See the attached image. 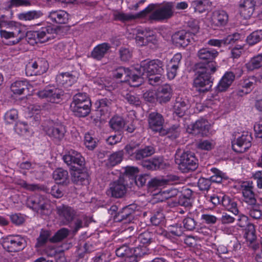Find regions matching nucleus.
<instances>
[{
  "label": "nucleus",
  "mask_w": 262,
  "mask_h": 262,
  "mask_svg": "<svg viewBox=\"0 0 262 262\" xmlns=\"http://www.w3.org/2000/svg\"><path fill=\"white\" fill-rule=\"evenodd\" d=\"M110 44L103 42L98 45L94 48L91 52V57L97 60H101L111 49Z\"/></svg>",
  "instance_id": "obj_29"
},
{
  "label": "nucleus",
  "mask_w": 262,
  "mask_h": 262,
  "mask_svg": "<svg viewBox=\"0 0 262 262\" xmlns=\"http://www.w3.org/2000/svg\"><path fill=\"white\" fill-rule=\"evenodd\" d=\"M183 229L185 228L188 231L194 230L197 225V222L194 219L188 216L184 219L183 221Z\"/></svg>",
  "instance_id": "obj_63"
},
{
  "label": "nucleus",
  "mask_w": 262,
  "mask_h": 262,
  "mask_svg": "<svg viewBox=\"0 0 262 262\" xmlns=\"http://www.w3.org/2000/svg\"><path fill=\"white\" fill-rule=\"evenodd\" d=\"M92 104H84L72 105H70V110L75 116L84 117L87 116L91 112Z\"/></svg>",
  "instance_id": "obj_35"
},
{
  "label": "nucleus",
  "mask_w": 262,
  "mask_h": 262,
  "mask_svg": "<svg viewBox=\"0 0 262 262\" xmlns=\"http://www.w3.org/2000/svg\"><path fill=\"white\" fill-rule=\"evenodd\" d=\"M109 125L112 129L119 132L124 127L125 121L121 116H114L110 119Z\"/></svg>",
  "instance_id": "obj_43"
},
{
  "label": "nucleus",
  "mask_w": 262,
  "mask_h": 262,
  "mask_svg": "<svg viewBox=\"0 0 262 262\" xmlns=\"http://www.w3.org/2000/svg\"><path fill=\"white\" fill-rule=\"evenodd\" d=\"M112 105V100L107 98L99 99L95 103L96 111L101 116H107L110 114Z\"/></svg>",
  "instance_id": "obj_27"
},
{
  "label": "nucleus",
  "mask_w": 262,
  "mask_h": 262,
  "mask_svg": "<svg viewBox=\"0 0 262 262\" xmlns=\"http://www.w3.org/2000/svg\"><path fill=\"white\" fill-rule=\"evenodd\" d=\"M235 75L232 72H226L214 88L216 94L226 91L235 79Z\"/></svg>",
  "instance_id": "obj_24"
},
{
  "label": "nucleus",
  "mask_w": 262,
  "mask_h": 262,
  "mask_svg": "<svg viewBox=\"0 0 262 262\" xmlns=\"http://www.w3.org/2000/svg\"><path fill=\"white\" fill-rule=\"evenodd\" d=\"M179 180V177L176 175H168L161 179H153L148 181V184L150 187L163 186L164 185H172Z\"/></svg>",
  "instance_id": "obj_33"
},
{
  "label": "nucleus",
  "mask_w": 262,
  "mask_h": 262,
  "mask_svg": "<svg viewBox=\"0 0 262 262\" xmlns=\"http://www.w3.org/2000/svg\"><path fill=\"white\" fill-rule=\"evenodd\" d=\"M135 211L130 205L125 206L119 211L114 216V220L117 222L129 223L134 219Z\"/></svg>",
  "instance_id": "obj_25"
},
{
  "label": "nucleus",
  "mask_w": 262,
  "mask_h": 262,
  "mask_svg": "<svg viewBox=\"0 0 262 262\" xmlns=\"http://www.w3.org/2000/svg\"><path fill=\"white\" fill-rule=\"evenodd\" d=\"M98 141V139L93 137L90 133L88 132L85 134L84 144L89 150H93L97 147Z\"/></svg>",
  "instance_id": "obj_47"
},
{
  "label": "nucleus",
  "mask_w": 262,
  "mask_h": 262,
  "mask_svg": "<svg viewBox=\"0 0 262 262\" xmlns=\"http://www.w3.org/2000/svg\"><path fill=\"white\" fill-rule=\"evenodd\" d=\"M155 9L154 4L149 5L146 8L136 14H126L118 12L114 14V19L116 20H120L125 22L135 19L137 18L142 17Z\"/></svg>",
  "instance_id": "obj_19"
},
{
  "label": "nucleus",
  "mask_w": 262,
  "mask_h": 262,
  "mask_svg": "<svg viewBox=\"0 0 262 262\" xmlns=\"http://www.w3.org/2000/svg\"><path fill=\"white\" fill-rule=\"evenodd\" d=\"M66 12L63 10L50 12L49 17L54 22L59 24H64Z\"/></svg>",
  "instance_id": "obj_49"
},
{
  "label": "nucleus",
  "mask_w": 262,
  "mask_h": 262,
  "mask_svg": "<svg viewBox=\"0 0 262 262\" xmlns=\"http://www.w3.org/2000/svg\"><path fill=\"white\" fill-rule=\"evenodd\" d=\"M53 177L57 184H63L66 181L64 171L61 168H57L53 173Z\"/></svg>",
  "instance_id": "obj_62"
},
{
  "label": "nucleus",
  "mask_w": 262,
  "mask_h": 262,
  "mask_svg": "<svg viewBox=\"0 0 262 262\" xmlns=\"http://www.w3.org/2000/svg\"><path fill=\"white\" fill-rule=\"evenodd\" d=\"M26 205L33 211L41 215H47L50 213L48 200L39 194L36 193L28 196Z\"/></svg>",
  "instance_id": "obj_5"
},
{
  "label": "nucleus",
  "mask_w": 262,
  "mask_h": 262,
  "mask_svg": "<svg viewBox=\"0 0 262 262\" xmlns=\"http://www.w3.org/2000/svg\"><path fill=\"white\" fill-rule=\"evenodd\" d=\"M116 254L118 257H125L129 254L132 253L133 250L127 245V242H126L121 246H118L116 249Z\"/></svg>",
  "instance_id": "obj_55"
},
{
  "label": "nucleus",
  "mask_w": 262,
  "mask_h": 262,
  "mask_svg": "<svg viewBox=\"0 0 262 262\" xmlns=\"http://www.w3.org/2000/svg\"><path fill=\"white\" fill-rule=\"evenodd\" d=\"M64 28L65 27L63 26H58L56 28H53L51 26L42 27L37 31L39 42H45L54 38L55 37V35L60 33L61 31L63 32Z\"/></svg>",
  "instance_id": "obj_14"
},
{
  "label": "nucleus",
  "mask_w": 262,
  "mask_h": 262,
  "mask_svg": "<svg viewBox=\"0 0 262 262\" xmlns=\"http://www.w3.org/2000/svg\"><path fill=\"white\" fill-rule=\"evenodd\" d=\"M67 165L69 172L85 167V161L81 153L73 149L67 152Z\"/></svg>",
  "instance_id": "obj_10"
},
{
  "label": "nucleus",
  "mask_w": 262,
  "mask_h": 262,
  "mask_svg": "<svg viewBox=\"0 0 262 262\" xmlns=\"http://www.w3.org/2000/svg\"><path fill=\"white\" fill-rule=\"evenodd\" d=\"M123 97L125 102L128 103L130 105L139 106L141 103L139 97L135 94L128 93Z\"/></svg>",
  "instance_id": "obj_60"
},
{
  "label": "nucleus",
  "mask_w": 262,
  "mask_h": 262,
  "mask_svg": "<svg viewBox=\"0 0 262 262\" xmlns=\"http://www.w3.org/2000/svg\"><path fill=\"white\" fill-rule=\"evenodd\" d=\"M180 133V126L179 124H175L170 126L167 130L163 131L162 133L165 135H168L173 139L178 138Z\"/></svg>",
  "instance_id": "obj_61"
},
{
  "label": "nucleus",
  "mask_w": 262,
  "mask_h": 262,
  "mask_svg": "<svg viewBox=\"0 0 262 262\" xmlns=\"http://www.w3.org/2000/svg\"><path fill=\"white\" fill-rule=\"evenodd\" d=\"M255 2L254 0H245L239 6L241 15L245 19L249 18L254 11Z\"/></svg>",
  "instance_id": "obj_31"
},
{
  "label": "nucleus",
  "mask_w": 262,
  "mask_h": 262,
  "mask_svg": "<svg viewBox=\"0 0 262 262\" xmlns=\"http://www.w3.org/2000/svg\"><path fill=\"white\" fill-rule=\"evenodd\" d=\"M122 151H118L111 154L107 160L106 165L107 167H113L120 164L123 159Z\"/></svg>",
  "instance_id": "obj_41"
},
{
  "label": "nucleus",
  "mask_w": 262,
  "mask_h": 262,
  "mask_svg": "<svg viewBox=\"0 0 262 262\" xmlns=\"http://www.w3.org/2000/svg\"><path fill=\"white\" fill-rule=\"evenodd\" d=\"M140 68V65H137L135 68L129 70L130 74L127 77V81L132 86L138 87L143 82L145 73Z\"/></svg>",
  "instance_id": "obj_23"
},
{
  "label": "nucleus",
  "mask_w": 262,
  "mask_h": 262,
  "mask_svg": "<svg viewBox=\"0 0 262 262\" xmlns=\"http://www.w3.org/2000/svg\"><path fill=\"white\" fill-rule=\"evenodd\" d=\"M163 163V160L162 157H155L150 159H146L139 164H140L144 169L149 170H155L162 167Z\"/></svg>",
  "instance_id": "obj_30"
},
{
  "label": "nucleus",
  "mask_w": 262,
  "mask_h": 262,
  "mask_svg": "<svg viewBox=\"0 0 262 262\" xmlns=\"http://www.w3.org/2000/svg\"><path fill=\"white\" fill-rule=\"evenodd\" d=\"M211 171L212 172V176L210 178L211 181L213 183H221L223 180H227L228 179V177L227 174L218 169L216 168H212Z\"/></svg>",
  "instance_id": "obj_48"
},
{
  "label": "nucleus",
  "mask_w": 262,
  "mask_h": 262,
  "mask_svg": "<svg viewBox=\"0 0 262 262\" xmlns=\"http://www.w3.org/2000/svg\"><path fill=\"white\" fill-rule=\"evenodd\" d=\"M128 68L124 67H118L113 71V76L116 79H123L122 81H127L129 73Z\"/></svg>",
  "instance_id": "obj_46"
},
{
  "label": "nucleus",
  "mask_w": 262,
  "mask_h": 262,
  "mask_svg": "<svg viewBox=\"0 0 262 262\" xmlns=\"http://www.w3.org/2000/svg\"><path fill=\"white\" fill-rule=\"evenodd\" d=\"M182 55L180 53H177L174 55L166 66V72L168 79H173L177 74V71L181 65Z\"/></svg>",
  "instance_id": "obj_22"
},
{
  "label": "nucleus",
  "mask_w": 262,
  "mask_h": 262,
  "mask_svg": "<svg viewBox=\"0 0 262 262\" xmlns=\"http://www.w3.org/2000/svg\"><path fill=\"white\" fill-rule=\"evenodd\" d=\"M28 83L26 80L16 81L11 86V90L14 94L21 95L28 88Z\"/></svg>",
  "instance_id": "obj_44"
},
{
  "label": "nucleus",
  "mask_w": 262,
  "mask_h": 262,
  "mask_svg": "<svg viewBox=\"0 0 262 262\" xmlns=\"http://www.w3.org/2000/svg\"><path fill=\"white\" fill-rule=\"evenodd\" d=\"M209 2L207 0H195L192 3V7L195 12L202 13L207 9Z\"/></svg>",
  "instance_id": "obj_53"
},
{
  "label": "nucleus",
  "mask_w": 262,
  "mask_h": 262,
  "mask_svg": "<svg viewBox=\"0 0 262 262\" xmlns=\"http://www.w3.org/2000/svg\"><path fill=\"white\" fill-rule=\"evenodd\" d=\"M148 123L149 128L155 133H159L161 135H163V125L164 118L162 114L157 112H151L148 117Z\"/></svg>",
  "instance_id": "obj_15"
},
{
  "label": "nucleus",
  "mask_w": 262,
  "mask_h": 262,
  "mask_svg": "<svg viewBox=\"0 0 262 262\" xmlns=\"http://www.w3.org/2000/svg\"><path fill=\"white\" fill-rule=\"evenodd\" d=\"M243 196V201L247 205L246 210L250 217L253 219H260L262 216L260 205L257 202L253 186L249 182L241 186Z\"/></svg>",
  "instance_id": "obj_2"
},
{
  "label": "nucleus",
  "mask_w": 262,
  "mask_h": 262,
  "mask_svg": "<svg viewBox=\"0 0 262 262\" xmlns=\"http://www.w3.org/2000/svg\"><path fill=\"white\" fill-rule=\"evenodd\" d=\"M155 152V148L152 146H145L144 147L138 148L135 154L134 161L139 163L151 156Z\"/></svg>",
  "instance_id": "obj_32"
},
{
  "label": "nucleus",
  "mask_w": 262,
  "mask_h": 262,
  "mask_svg": "<svg viewBox=\"0 0 262 262\" xmlns=\"http://www.w3.org/2000/svg\"><path fill=\"white\" fill-rule=\"evenodd\" d=\"M244 237L248 243H252L256 240L254 226L253 224H249L246 229Z\"/></svg>",
  "instance_id": "obj_54"
},
{
  "label": "nucleus",
  "mask_w": 262,
  "mask_h": 262,
  "mask_svg": "<svg viewBox=\"0 0 262 262\" xmlns=\"http://www.w3.org/2000/svg\"><path fill=\"white\" fill-rule=\"evenodd\" d=\"M174 14L172 3H167L156 10L149 16V19L162 21L171 18Z\"/></svg>",
  "instance_id": "obj_12"
},
{
  "label": "nucleus",
  "mask_w": 262,
  "mask_h": 262,
  "mask_svg": "<svg viewBox=\"0 0 262 262\" xmlns=\"http://www.w3.org/2000/svg\"><path fill=\"white\" fill-rule=\"evenodd\" d=\"M172 95V89L168 84L160 86L157 92V100L161 104L170 101Z\"/></svg>",
  "instance_id": "obj_26"
},
{
  "label": "nucleus",
  "mask_w": 262,
  "mask_h": 262,
  "mask_svg": "<svg viewBox=\"0 0 262 262\" xmlns=\"http://www.w3.org/2000/svg\"><path fill=\"white\" fill-rule=\"evenodd\" d=\"M48 69V63L45 59L31 60L26 66V74L27 76L40 75L46 72Z\"/></svg>",
  "instance_id": "obj_9"
},
{
  "label": "nucleus",
  "mask_w": 262,
  "mask_h": 262,
  "mask_svg": "<svg viewBox=\"0 0 262 262\" xmlns=\"http://www.w3.org/2000/svg\"><path fill=\"white\" fill-rule=\"evenodd\" d=\"M1 243L3 248L10 253L19 252L27 246L26 237L18 234L3 237Z\"/></svg>",
  "instance_id": "obj_4"
},
{
  "label": "nucleus",
  "mask_w": 262,
  "mask_h": 262,
  "mask_svg": "<svg viewBox=\"0 0 262 262\" xmlns=\"http://www.w3.org/2000/svg\"><path fill=\"white\" fill-rule=\"evenodd\" d=\"M184 232L183 227L180 224H175L170 225L168 230L164 233V236L171 240L175 239L176 237L182 236Z\"/></svg>",
  "instance_id": "obj_37"
},
{
  "label": "nucleus",
  "mask_w": 262,
  "mask_h": 262,
  "mask_svg": "<svg viewBox=\"0 0 262 262\" xmlns=\"http://www.w3.org/2000/svg\"><path fill=\"white\" fill-rule=\"evenodd\" d=\"M67 221L70 222L69 226L71 229L70 230L67 229V237L70 232H72L74 234H76L79 229L82 227V221L81 219L77 218L75 210L71 207L67 206Z\"/></svg>",
  "instance_id": "obj_17"
},
{
  "label": "nucleus",
  "mask_w": 262,
  "mask_h": 262,
  "mask_svg": "<svg viewBox=\"0 0 262 262\" xmlns=\"http://www.w3.org/2000/svg\"><path fill=\"white\" fill-rule=\"evenodd\" d=\"M25 37L28 43L31 45L39 42L37 31L25 32Z\"/></svg>",
  "instance_id": "obj_64"
},
{
  "label": "nucleus",
  "mask_w": 262,
  "mask_h": 262,
  "mask_svg": "<svg viewBox=\"0 0 262 262\" xmlns=\"http://www.w3.org/2000/svg\"><path fill=\"white\" fill-rule=\"evenodd\" d=\"M155 234L150 231H146L140 234L138 239L140 243L147 247L155 242Z\"/></svg>",
  "instance_id": "obj_45"
},
{
  "label": "nucleus",
  "mask_w": 262,
  "mask_h": 262,
  "mask_svg": "<svg viewBox=\"0 0 262 262\" xmlns=\"http://www.w3.org/2000/svg\"><path fill=\"white\" fill-rule=\"evenodd\" d=\"M188 109L187 102L181 98H177L173 106L175 116L182 117Z\"/></svg>",
  "instance_id": "obj_38"
},
{
  "label": "nucleus",
  "mask_w": 262,
  "mask_h": 262,
  "mask_svg": "<svg viewBox=\"0 0 262 262\" xmlns=\"http://www.w3.org/2000/svg\"><path fill=\"white\" fill-rule=\"evenodd\" d=\"M62 127H51L46 130L47 134L57 140L62 139L64 135V132L62 130Z\"/></svg>",
  "instance_id": "obj_52"
},
{
  "label": "nucleus",
  "mask_w": 262,
  "mask_h": 262,
  "mask_svg": "<svg viewBox=\"0 0 262 262\" xmlns=\"http://www.w3.org/2000/svg\"><path fill=\"white\" fill-rule=\"evenodd\" d=\"M0 35L1 37L7 39L13 38L14 39L10 42H11V45H15L25 37V31L18 24L14 23V25H12L10 30H0Z\"/></svg>",
  "instance_id": "obj_8"
},
{
  "label": "nucleus",
  "mask_w": 262,
  "mask_h": 262,
  "mask_svg": "<svg viewBox=\"0 0 262 262\" xmlns=\"http://www.w3.org/2000/svg\"><path fill=\"white\" fill-rule=\"evenodd\" d=\"M136 32L135 39L136 43L139 46L146 45L145 37L146 30L139 28L136 30Z\"/></svg>",
  "instance_id": "obj_56"
},
{
  "label": "nucleus",
  "mask_w": 262,
  "mask_h": 262,
  "mask_svg": "<svg viewBox=\"0 0 262 262\" xmlns=\"http://www.w3.org/2000/svg\"><path fill=\"white\" fill-rule=\"evenodd\" d=\"M139 170L138 168L135 167H127L125 170V174L123 177H120L125 180L126 183H130L136 177Z\"/></svg>",
  "instance_id": "obj_50"
},
{
  "label": "nucleus",
  "mask_w": 262,
  "mask_h": 262,
  "mask_svg": "<svg viewBox=\"0 0 262 262\" xmlns=\"http://www.w3.org/2000/svg\"><path fill=\"white\" fill-rule=\"evenodd\" d=\"M140 69L147 75H160L164 72L163 62L160 59H153L150 60H144L141 62Z\"/></svg>",
  "instance_id": "obj_7"
},
{
  "label": "nucleus",
  "mask_w": 262,
  "mask_h": 262,
  "mask_svg": "<svg viewBox=\"0 0 262 262\" xmlns=\"http://www.w3.org/2000/svg\"><path fill=\"white\" fill-rule=\"evenodd\" d=\"M197 55L202 61L196 64H202V67L209 68L212 70L217 69L218 66L214 61L219 55V52L216 50L212 48H203L198 51Z\"/></svg>",
  "instance_id": "obj_6"
},
{
  "label": "nucleus",
  "mask_w": 262,
  "mask_h": 262,
  "mask_svg": "<svg viewBox=\"0 0 262 262\" xmlns=\"http://www.w3.org/2000/svg\"><path fill=\"white\" fill-rule=\"evenodd\" d=\"M237 37H238V35L233 34L232 35H229L227 37L221 39H210L208 41L207 43L211 46L221 47L222 46L234 42L235 40L238 39Z\"/></svg>",
  "instance_id": "obj_34"
},
{
  "label": "nucleus",
  "mask_w": 262,
  "mask_h": 262,
  "mask_svg": "<svg viewBox=\"0 0 262 262\" xmlns=\"http://www.w3.org/2000/svg\"><path fill=\"white\" fill-rule=\"evenodd\" d=\"M127 187L130 188L129 183L125 182L123 179L119 178L110 183L107 194L113 198H122L125 194Z\"/></svg>",
  "instance_id": "obj_11"
},
{
  "label": "nucleus",
  "mask_w": 262,
  "mask_h": 262,
  "mask_svg": "<svg viewBox=\"0 0 262 262\" xmlns=\"http://www.w3.org/2000/svg\"><path fill=\"white\" fill-rule=\"evenodd\" d=\"M92 104L91 99L86 93H78L74 95L70 105Z\"/></svg>",
  "instance_id": "obj_40"
},
{
  "label": "nucleus",
  "mask_w": 262,
  "mask_h": 262,
  "mask_svg": "<svg viewBox=\"0 0 262 262\" xmlns=\"http://www.w3.org/2000/svg\"><path fill=\"white\" fill-rule=\"evenodd\" d=\"M38 96L41 98H46L52 103H59L64 96V91L59 89L46 88L39 91Z\"/></svg>",
  "instance_id": "obj_18"
},
{
  "label": "nucleus",
  "mask_w": 262,
  "mask_h": 262,
  "mask_svg": "<svg viewBox=\"0 0 262 262\" xmlns=\"http://www.w3.org/2000/svg\"><path fill=\"white\" fill-rule=\"evenodd\" d=\"M252 140V138L249 133L248 132H243L241 136L232 142L233 150L238 153L245 152L251 147Z\"/></svg>",
  "instance_id": "obj_13"
},
{
  "label": "nucleus",
  "mask_w": 262,
  "mask_h": 262,
  "mask_svg": "<svg viewBox=\"0 0 262 262\" xmlns=\"http://www.w3.org/2000/svg\"><path fill=\"white\" fill-rule=\"evenodd\" d=\"M191 129L193 134L206 136L209 133V123L206 119H199L192 125Z\"/></svg>",
  "instance_id": "obj_28"
},
{
  "label": "nucleus",
  "mask_w": 262,
  "mask_h": 262,
  "mask_svg": "<svg viewBox=\"0 0 262 262\" xmlns=\"http://www.w3.org/2000/svg\"><path fill=\"white\" fill-rule=\"evenodd\" d=\"M175 161L183 173L194 171L199 165L198 159L194 153L190 151H184L180 156L177 154Z\"/></svg>",
  "instance_id": "obj_3"
},
{
  "label": "nucleus",
  "mask_w": 262,
  "mask_h": 262,
  "mask_svg": "<svg viewBox=\"0 0 262 262\" xmlns=\"http://www.w3.org/2000/svg\"><path fill=\"white\" fill-rule=\"evenodd\" d=\"M248 71H253L262 67V53L258 54L252 58L246 64Z\"/></svg>",
  "instance_id": "obj_42"
},
{
  "label": "nucleus",
  "mask_w": 262,
  "mask_h": 262,
  "mask_svg": "<svg viewBox=\"0 0 262 262\" xmlns=\"http://www.w3.org/2000/svg\"><path fill=\"white\" fill-rule=\"evenodd\" d=\"M147 179H149L148 175L141 174L137 176L134 180L130 183H129L130 188L133 187L134 185H137L138 187H142L145 185Z\"/></svg>",
  "instance_id": "obj_59"
},
{
  "label": "nucleus",
  "mask_w": 262,
  "mask_h": 262,
  "mask_svg": "<svg viewBox=\"0 0 262 262\" xmlns=\"http://www.w3.org/2000/svg\"><path fill=\"white\" fill-rule=\"evenodd\" d=\"M261 83V74L258 77L255 76H249L247 78L243 79L241 83L242 87L245 89V94L250 93L254 88V85L257 83Z\"/></svg>",
  "instance_id": "obj_36"
},
{
  "label": "nucleus",
  "mask_w": 262,
  "mask_h": 262,
  "mask_svg": "<svg viewBox=\"0 0 262 262\" xmlns=\"http://www.w3.org/2000/svg\"><path fill=\"white\" fill-rule=\"evenodd\" d=\"M202 64H195V77L193 80V86L200 93L210 91L212 86L214 77L213 74L217 69L202 67Z\"/></svg>",
  "instance_id": "obj_1"
},
{
  "label": "nucleus",
  "mask_w": 262,
  "mask_h": 262,
  "mask_svg": "<svg viewBox=\"0 0 262 262\" xmlns=\"http://www.w3.org/2000/svg\"><path fill=\"white\" fill-rule=\"evenodd\" d=\"M229 20V15L224 10L213 12L211 18V26L214 30L225 27Z\"/></svg>",
  "instance_id": "obj_21"
},
{
  "label": "nucleus",
  "mask_w": 262,
  "mask_h": 262,
  "mask_svg": "<svg viewBox=\"0 0 262 262\" xmlns=\"http://www.w3.org/2000/svg\"><path fill=\"white\" fill-rule=\"evenodd\" d=\"M50 235V233L49 231L42 230L39 237L37 238V242L35 247L36 248L42 247L48 241Z\"/></svg>",
  "instance_id": "obj_58"
},
{
  "label": "nucleus",
  "mask_w": 262,
  "mask_h": 262,
  "mask_svg": "<svg viewBox=\"0 0 262 262\" xmlns=\"http://www.w3.org/2000/svg\"><path fill=\"white\" fill-rule=\"evenodd\" d=\"M172 42L178 47L184 48L192 41H194V38L191 36L186 30H182L175 32L171 37Z\"/></svg>",
  "instance_id": "obj_16"
},
{
  "label": "nucleus",
  "mask_w": 262,
  "mask_h": 262,
  "mask_svg": "<svg viewBox=\"0 0 262 262\" xmlns=\"http://www.w3.org/2000/svg\"><path fill=\"white\" fill-rule=\"evenodd\" d=\"M72 181L76 185H87L90 183V176L85 167L70 172Z\"/></svg>",
  "instance_id": "obj_20"
},
{
  "label": "nucleus",
  "mask_w": 262,
  "mask_h": 262,
  "mask_svg": "<svg viewBox=\"0 0 262 262\" xmlns=\"http://www.w3.org/2000/svg\"><path fill=\"white\" fill-rule=\"evenodd\" d=\"M262 40V30L252 32L246 38V41L249 46L254 45Z\"/></svg>",
  "instance_id": "obj_51"
},
{
  "label": "nucleus",
  "mask_w": 262,
  "mask_h": 262,
  "mask_svg": "<svg viewBox=\"0 0 262 262\" xmlns=\"http://www.w3.org/2000/svg\"><path fill=\"white\" fill-rule=\"evenodd\" d=\"M43 15L42 12L40 10H32L22 12L17 14L18 18L23 21H31L37 19Z\"/></svg>",
  "instance_id": "obj_39"
},
{
  "label": "nucleus",
  "mask_w": 262,
  "mask_h": 262,
  "mask_svg": "<svg viewBox=\"0 0 262 262\" xmlns=\"http://www.w3.org/2000/svg\"><path fill=\"white\" fill-rule=\"evenodd\" d=\"M187 28L186 31L191 33V36L194 38L199 29L198 21L194 19H190L187 23Z\"/></svg>",
  "instance_id": "obj_57"
}]
</instances>
